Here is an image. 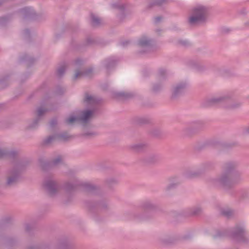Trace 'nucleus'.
I'll return each mask as SVG.
<instances>
[{"instance_id": "1", "label": "nucleus", "mask_w": 249, "mask_h": 249, "mask_svg": "<svg viewBox=\"0 0 249 249\" xmlns=\"http://www.w3.org/2000/svg\"><path fill=\"white\" fill-rule=\"evenodd\" d=\"M207 16V10L203 6H198L194 9L193 15L190 18L191 24L200 23L205 19Z\"/></svg>"}, {"instance_id": "2", "label": "nucleus", "mask_w": 249, "mask_h": 249, "mask_svg": "<svg viewBox=\"0 0 249 249\" xmlns=\"http://www.w3.org/2000/svg\"><path fill=\"white\" fill-rule=\"evenodd\" d=\"M92 116V112L90 111H87L83 113L81 120L83 121H86Z\"/></svg>"}, {"instance_id": "8", "label": "nucleus", "mask_w": 249, "mask_h": 249, "mask_svg": "<svg viewBox=\"0 0 249 249\" xmlns=\"http://www.w3.org/2000/svg\"><path fill=\"white\" fill-rule=\"evenodd\" d=\"M140 43H141V44H144L143 43H142V42H140Z\"/></svg>"}, {"instance_id": "6", "label": "nucleus", "mask_w": 249, "mask_h": 249, "mask_svg": "<svg viewBox=\"0 0 249 249\" xmlns=\"http://www.w3.org/2000/svg\"><path fill=\"white\" fill-rule=\"evenodd\" d=\"M92 21H93V22L95 24H97L98 23L99 19H98L97 18H95V17H93L92 18Z\"/></svg>"}, {"instance_id": "3", "label": "nucleus", "mask_w": 249, "mask_h": 249, "mask_svg": "<svg viewBox=\"0 0 249 249\" xmlns=\"http://www.w3.org/2000/svg\"><path fill=\"white\" fill-rule=\"evenodd\" d=\"M77 119V118L76 117L71 116L67 120V123L69 124H72L73 122H74Z\"/></svg>"}, {"instance_id": "7", "label": "nucleus", "mask_w": 249, "mask_h": 249, "mask_svg": "<svg viewBox=\"0 0 249 249\" xmlns=\"http://www.w3.org/2000/svg\"><path fill=\"white\" fill-rule=\"evenodd\" d=\"M44 110H42L41 109H39L37 110L38 114L39 115H41L44 112Z\"/></svg>"}, {"instance_id": "5", "label": "nucleus", "mask_w": 249, "mask_h": 249, "mask_svg": "<svg viewBox=\"0 0 249 249\" xmlns=\"http://www.w3.org/2000/svg\"><path fill=\"white\" fill-rule=\"evenodd\" d=\"M15 178H9L8 179V181H7V183L8 184H12V182H13L14 181H15Z\"/></svg>"}, {"instance_id": "4", "label": "nucleus", "mask_w": 249, "mask_h": 249, "mask_svg": "<svg viewBox=\"0 0 249 249\" xmlns=\"http://www.w3.org/2000/svg\"><path fill=\"white\" fill-rule=\"evenodd\" d=\"M92 99V97L89 95H87L85 97V101L89 102Z\"/></svg>"}]
</instances>
